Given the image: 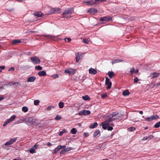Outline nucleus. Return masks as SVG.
I'll return each mask as SVG.
<instances>
[{
  "label": "nucleus",
  "instance_id": "nucleus-1",
  "mask_svg": "<svg viewBox=\"0 0 160 160\" xmlns=\"http://www.w3.org/2000/svg\"><path fill=\"white\" fill-rule=\"evenodd\" d=\"M122 116V115H120L119 116H118V118L117 117L116 118H112V116L110 115L109 116H107L106 117V121L105 122L108 123V124H110V123L112 121L116 119H118V118L121 117Z\"/></svg>",
  "mask_w": 160,
  "mask_h": 160
},
{
  "label": "nucleus",
  "instance_id": "nucleus-2",
  "mask_svg": "<svg viewBox=\"0 0 160 160\" xmlns=\"http://www.w3.org/2000/svg\"><path fill=\"white\" fill-rule=\"evenodd\" d=\"M31 61L34 64H39L40 63V59L36 56H33L30 58Z\"/></svg>",
  "mask_w": 160,
  "mask_h": 160
},
{
  "label": "nucleus",
  "instance_id": "nucleus-3",
  "mask_svg": "<svg viewBox=\"0 0 160 160\" xmlns=\"http://www.w3.org/2000/svg\"><path fill=\"white\" fill-rule=\"evenodd\" d=\"M25 121L30 124L35 125L37 124L35 122V120L32 117H28L25 119Z\"/></svg>",
  "mask_w": 160,
  "mask_h": 160
},
{
  "label": "nucleus",
  "instance_id": "nucleus-4",
  "mask_svg": "<svg viewBox=\"0 0 160 160\" xmlns=\"http://www.w3.org/2000/svg\"><path fill=\"white\" fill-rule=\"evenodd\" d=\"M112 19V17L110 16H108L101 18L100 19L99 21L101 22L105 21L109 22V21H111Z\"/></svg>",
  "mask_w": 160,
  "mask_h": 160
},
{
  "label": "nucleus",
  "instance_id": "nucleus-5",
  "mask_svg": "<svg viewBox=\"0 0 160 160\" xmlns=\"http://www.w3.org/2000/svg\"><path fill=\"white\" fill-rule=\"evenodd\" d=\"M159 118V117L157 115H152L150 117H147L145 118L146 121L150 122L153 120L157 119Z\"/></svg>",
  "mask_w": 160,
  "mask_h": 160
},
{
  "label": "nucleus",
  "instance_id": "nucleus-6",
  "mask_svg": "<svg viewBox=\"0 0 160 160\" xmlns=\"http://www.w3.org/2000/svg\"><path fill=\"white\" fill-rule=\"evenodd\" d=\"M73 11L72 8H68L65 10L64 12L62 13V15H65L71 14L73 13Z\"/></svg>",
  "mask_w": 160,
  "mask_h": 160
},
{
  "label": "nucleus",
  "instance_id": "nucleus-7",
  "mask_svg": "<svg viewBox=\"0 0 160 160\" xmlns=\"http://www.w3.org/2000/svg\"><path fill=\"white\" fill-rule=\"evenodd\" d=\"M91 112L89 110H83L80 111L78 114L80 116L88 115L90 114Z\"/></svg>",
  "mask_w": 160,
  "mask_h": 160
},
{
  "label": "nucleus",
  "instance_id": "nucleus-8",
  "mask_svg": "<svg viewBox=\"0 0 160 160\" xmlns=\"http://www.w3.org/2000/svg\"><path fill=\"white\" fill-rule=\"evenodd\" d=\"M105 84L107 86V89H108L111 88L112 84V82L110 81V79L107 77L106 78Z\"/></svg>",
  "mask_w": 160,
  "mask_h": 160
},
{
  "label": "nucleus",
  "instance_id": "nucleus-9",
  "mask_svg": "<svg viewBox=\"0 0 160 160\" xmlns=\"http://www.w3.org/2000/svg\"><path fill=\"white\" fill-rule=\"evenodd\" d=\"M43 36L45 37H49L52 39V40L57 41H59L61 40V39L58 38L57 36H53L51 35H43Z\"/></svg>",
  "mask_w": 160,
  "mask_h": 160
},
{
  "label": "nucleus",
  "instance_id": "nucleus-10",
  "mask_svg": "<svg viewBox=\"0 0 160 160\" xmlns=\"http://www.w3.org/2000/svg\"><path fill=\"white\" fill-rule=\"evenodd\" d=\"M109 125H113V123L108 124L105 121L102 122L100 125L102 126V128L104 129H106L108 128V126Z\"/></svg>",
  "mask_w": 160,
  "mask_h": 160
},
{
  "label": "nucleus",
  "instance_id": "nucleus-11",
  "mask_svg": "<svg viewBox=\"0 0 160 160\" xmlns=\"http://www.w3.org/2000/svg\"><path fill=\"white\" fill-rule=\"evenodd\" d=\"M38 145L35 144L31 148H29V152L30 153H33L36 152L35 150L38 148Z\"/></svg>",
  "mask_w": 160,
  "mask_h": 160
},
{
  "label": "nucleus",
  "instance_id": "nucleus-12",
  "mask_svg": "<svg viewBox=\"0 0 160 160\" xmlns=\"http://www.w3.org/2000/svg\"><path fill=\"white\" fill-rule=\"evenodd\" d=\"M17 138H12L9 141L6 142L5 144V146L10 145L15 142Z\"/></svg>",
  "mask_w": 160,
  "mask_h": 160
},
{
  "label": "nucleus",
  "instance_id": "nucleus-13",
  "mask_svg": "<svg viewBox=\"0 0 160 160\" xmlns=\"http://www.w3.org/2000/svg\"><path fill=\"white\" fill-rule=\"evenodd\" d=\"M61 9L59 8H55L51 9L49 11V13L50 14H52V13H56L57 12L60 11Z\"/></svg>",
  "mask_w": 160,
  "mask_h": 160
},
{
  "label": "nucleus",
  "instance_id": "nucleus-14",
  "mask_svg": "<svg viewBox=\"0 0 160 160\" xmlns=\"http://www.w3.org/2000/svg\"><path fill=\"white\" fill-rule=\"evenodd\" d=\"M159 75V73L154 72L150 73V76L151 79H152L158 77Z\"/></svg>",
  "mask_w": 160,
  "mask_h": 160
},
{
  "label": "nucleus",
  "instance_id": "nucleus-15",
  "mask_svg": "<svg viewBox=\"0 0 160 160\" xmlns=\"http://www.w3.org/2000/svg\"><path fill=\"white\" fill-rule=\"evenodd\" d=\"M36 79L35 76H31L29 77L27 79V82H33Z\"/></svg>",
  "mask_w": 160,
  "mask_h": 160
},
{
  "label": "nucleus",
  "instance_id": "nucleus-16",
  "mask_svg": "<svg viewBox=\"0 0 160 160\" xmlns=\"http://www.w3.org/2000/svg\"><path fill=\"white\" fill-rule=\"evenodd\" d=\"M88 11V12L94 14L96 13L97 12V9L93 8H90Z\"/></svg>",
  "mask_w": 160,
  "mask_h": 160
},
{
  "label": "nucleus",
  "instance_id": "nucleus-17",
  "mask_svg": "<svg viewBox=\"0 0 160 160\" xmlns=\"http://www.w3.org/2000/svg\"><path fill=\"white\" fill-rule=\"evenodd\" d=\"M33 15L38 17H41L43 16V14L40 12H35L33 13Z\"/></svg>",
  "mask_w": 160,
  "mask_h": 160
},
{
  "label": "nucleus",
  "instance_id": "nucleus-18",
  "mask_svg": "<svg viewBox=\"0 0 160 160\" xmlns=\"http://www.w3.org/2000/svg\"><path fill=\"white\" fill-rule=\"evenodd\" d=\"M75 71H64V73L69 75H72L75 73Z\"/></svg>",
  "mask_w": 160,
  "mask_h": 160
},
{
  "label": "nucleus",
  "instance_id": "nucleus-19",
  "mask_svg": "<svg viewBox=\"0 0 160 160\" xmlns=\"http://www.w3.org/2000/svg\"><path fill=\"white\" fill-rule=\"evenodd\" d=\"M122 60L119 59H116L113 60H112L111 63L112 64H114L116 63L120 62H122Z\"/></svg>",
  "mask_w": 160,
  "mask_h": 160
},
{
  "label": "nucleus",
  "instance_id": "nucleus-20",
  "mask_svg": "<svg viewBox=\"0 0 160 160\" xmlns=\"http://www.w3.org/2000/svg\"><path fill=\"white\" fill-rule=\"evenodd\" d=\"M38 74L40 76H44L46 75V72L44 71H42L38 72Z\"/></svg>",
  "mask_w": 160,
  "mask_h": 160
},
{
  "label": "nucleus",
  "instance_id": "nucleus-21",
  "mask_svg": "<svg viewBox=\"0 0 160 160\" xmlns=\"http://www.w3.org/2000/svg\"><path fill=\"white\" fill-rule=\"evenodd\" d=\"M98 123L96 122H94L91 124L89 126V128H96L98 126Z\"/></svg>",
  "mask_w": 160,
  "mask_h": 160
},
{
  "label": "nucleus",
  "instance_id": "nucleus-22",
  "mask_svg": "<svg viewBox=\"0 0 160 160\" xmlns=\"http://www.w3.org/2000/svg\"><path fill=\"white\" fill-rule=\"evenodd\" d=\"M108 75L110 78H112L114 76V73L112 71L109 72L108 73Z\"/></svg>",
  "mask_w": 160,
  "mask_h": 160
},
{
  "label": "nucleus",
  "instance_id": "nucleus-23",
  "mask_svg": "<svg viewBox=\"0 0 160 160\" xmlns=\"http://www.w3.org/2000/svg\"><path fill=\"white\" fill-rule=\"evenodd\" d=\"M21 42L20 39H14L12 41V44H15L17 43H19Z\"/></svg>",
  "mask_w": 160,
  "mask_h": 160
},
{
  "label": "nucleus",
  "instance_id": "nucleus-24",
  "mask_svg": "<svg viewBox=\"0 0 160 160\" xmlns=\"http://www.w3.org/2000/svg\"><path fill=\"white\" fill-rule=\"evenodd\" d=\"M16 116L15 115H14L11 117L9 119H8L7 121L8 122V123H10V122L12 121L14 119L16 118Z\"/></svg>",
  "mask_w": 160,
  "mask_h": 160
},
{
  "label": "nucleus",
  "instance_id": "nucleus-25",
  "mask_svg": "<svg viewBox=\"0 0 160 160\" xmlns=\"http://www.w3.org/2000/svg\"><path fill=\"white\" fill-rule=\"evenodd\" d=\"M153 136L152 135H150L149 136H148L147 137H144L142 139V140L143 141H145L146 140H147L148 139H151L153 138Z\"/></svg>",
  "mask_w": 160,
  "mask_h": 160
},
{
  "label": "nucleus",
  "instance_id": "nucleus-26",
  "mask_svg": "<svg viewBox=\"0 0 160 160\" xmlns=\"http://www.w3.org/2000/svg\"><path fill=\"white\" fill-rule=\"evenodd\" d=\"M129 94V92L128 90H126L123 92L122 95L124 96L128 95Z\"/></svg>",
  "mask_w": 160,
  "mask_h": 160
},
{
  "label": "nucleus",
  "instance_id": "nucleus-27",
  "mask_svg": "<svg viewBox=\"0 0 160 160\" xmlns=\"http://www.w3.org/2000/svg\"><path fill=\"white\" fill-rule=\"evenodd\" d=\"M76 62H78L79 60L80 59L81 56L79 55V53H77L76 54Z\"/></svg>",
  "mask_w": 160,
  "mask_h": 160
},
{
  "label": "nucleus",
  "instance_id": "nucleus-28",
  "mask_svg": "<svg viewBox=\"0 0 160 160\" xmlns=\"http://www.w3.org/2000/svg\"><path fill=\"white\" fill-rule=\"evenodd\" d=\"M82 98L85 101L88 100L90 99V97L88 95H87L82 96Z\"/></svg>",
  "mask_w": 160,
  "mask_h": 160
},
{
  "label": "nucleus",
  "instance_id": "nucleus-29",
  "mask_svg": "<svg viewBox=\"0 0 160 160\" xmlns=\"http://www.w3.org/2000/svg\"><path fill=\"white\" fill-rule=\"evenodd\" d=\"M60 149V148H59V146H58V147L56 148L54 151H53V153H56L57 152L59 151Z\"/></svg>",
  "mask_w": 160,
  "mask_h": 160
},
{
  "label": "nucleus",
  "instance_id": "nucleus-30",
  "mask_svg": "<svg viewBox=\"0 0 160 160\" xmlns=\"http://www.w3.org/2000/svg\"><path fill=\"white\" fill-rule=\"evenodd\" d=\"M99 130L98 129L97 130L93 133V136L94 137H96L99 133Z\"/></svg>",
  "mask_w": 160,
  "mask_h": 160
},
{
  "label": "nucleus",
  "instance_id": "nucleus-31",
  "mask_svg": "<svg viewBox=\"0 0 160 160\" xmlns=\"http://www.w3.org/2000/svg\"><path fill=\"white\" fill-rule=\"evenodd\" d=\"M22 111L24 112H28V109L27 107L24 106L22 108Z\"/></svg>",
  "mask_w": 160,
  "mask_h": 160
},
{
  "label": "nucleus",
  "instance_id": "nucleus-32",
  "mask_svg": "<svg viewBox=\"0 0 160 160\" xmlns=\"http://www.w3.org/2000/svg\"><path fill=\"white\" fill-rule=\"evenodd\" d=\"M97 72V71H89V73L91 74L95 75L96 74Z\"/></svg>",
  "mask_w": 160,
  "mask_h": 160
},
{
  "label": "nucleus",
  "instance_id": "nucleus-33",
  "mask_svg": "<svg viewBox=\"0 0 160 160\" xmlns=\"http://www.w3.org/2000/svg\"><path fill=\"white\" fill-rule=\"evenodd\" d=\"M118 114V112H113L110 115L112 116V118H114V117H116L117 116Z\"/></svg>",
  "mask_w": 160,
  "mask_h": 160
},
{
  "label": "nucleus",
  "instance_id": "nucleus-34",
  "mask_svg": "<svg viewBox=\"0 0 160 160\" xmlns=\"http://www.w3.org/2000/svg\"><path fill=\"white\" fill-rule=\"evenodd\" d=\"M77 132L76 129L75 128H73L71 130V132L72 134H76Z\"/></svg>",
  "mask_w": 160,
  "mask_h": 160
},
{
  "label": "nucleus",
  "instance_id": "nucleus-35",
  "mask_svg": "<svg viewBox=\"0 0 160 160\" xmlns=\"http://www.w3.org/2000/svg\"><path fill=\"white\" fill-rule=\"evenodd\" d=\"M82 3L83 4H86V5H90V1H87L85 0L82 2Z\"/></svg>",
  "mask_w": 160,
  "mask_h": 160
},
{
  "label": "nucleus",
  "instance_id": "nucleus-36",
  "mask_svg": "<svg viewBox=\"0 0 160 160\" xmlns=\"http://www.w3.org/2000/svg\"><path fill=\"white\" fill-rule=\"evenodd\" d=\"M160 126V122H157L154 126L155 128H158Z\"/></svg>",
  "mask_w": 160,
  "mask_h": 160
},
{
  "label": "nucleus",
  "instance_id": "nucleus-37",
  "mask_svg": "<svg viewBox=\"0 0 160 160\" xmlns=\"http://www.w3.org/2000/svg\"><path fill=\"white\" fill-rule=\"evenodd\" d=\"M59 107L60 108H62L64 106V103L63 102H60L58 104Z\"/></svg>",
  "mask_w": 160,
  "mask_h": 160
},
{
  "label": "nucleus",
  "instance_id": "nucleus-38",
  "mask_svg": "<svg viewBox=\"0 0 160 160\" xmlns=\"http://www.w3.org/2000/svg\"><path fill=\"white\" fill-rule=\"evenodd\" d=\"M136 129V128L133 127H131L130 128H129L128 129V130L130 132L133 131L135 130Z\"/></svg>",
  "mask_w": 160,
  "mask_h": 160
},
{
  "label": "nucleus",
  "instance_id": "nucleus-39",
  "mask_svg": "<svg viewBox=\"0 0 160 160\" xmlns=\"http://www.w3.org/2000/svg\"><path fill=\"white\" fill-rule=\"evenodd\" d=\"M35 69L37 70H42V67L39 65L38 66H36L35 67Z\"/></svg>",
  "mask_w": 160,
  "mask_h": 160
},
{
  "label": "nucleus",
  "instance_id": "nucleus-40",
  "mask_svg": "<svg viewBox=\"0 0 160 160\" xmlns=\"http://www.w3.org/2000/svg\"><path fill=\"white\" fill-rule=\"evenodd\" d=\"M83 42L86 44H88L89 43V40L86 38H83Z\"/></svg>",
  "mask_w": 160,
  "mask_h": 160
},
{
  "label": "nucleus",
  "instance_id": "nucleus-41",
  "mask_svg": "<svg viewBox=\"0 0 160 160\" xmlns=\"http://www.w3.org/2000/svg\"><path fill=\"white\" fill-rule=\"evenodd\" d=\"M67 132V130L65 129H63L62 131H61L59 133V136H61L62 134H63L64 133Z\"/></svg>",
  "mask_w": 160,
  "mask_h": 160
},
{
  "label": "nucleus",
  "instance_id": "nucleus-42",
  "mask_svg": "<svg viewBox=\"0 0 160 160\" xmlns=\"http://www.w3.org/2000/svg\"><path fill=\"white\" fill-rule=\"evenodd\" d=\"M39 102L40 101L39 100H35L34 102V104L36 106L38 105L39 104Z\"/></svg>",
  "mask_w": 160,
  "mask_h": 160
},
{
  "label": "nucleus",
  "instance_id": "nucleus-43",
  "mask_svg": "<svg viewBox=\"0 0 160 160\" xmlns=\"http://www.w3.org/2000/svg\"><path fill=\"white\" fill-rule=\"evenodd\" d=\"M61 118L62 117L61 116L58 115H57L56 117L55 118V119L56 120H58L61 119Z\"/></svg>",
  "mask_w": 160,
  "mask_h": 160
},
{
  "label": "nucleus",
  "instance_id": "nucleus-44",
  "mask_svg": "<svg viewBox=\"0 0 160 160\" xmlns=\"http://www.w3.org/2000/svg\"><path fill=\"white\" fill-rule=\"evenodd\" d=\"M10 85H11V84H13L15 85L16 86H18L19 85V84L18 82H10L9 83Z\"/></svg>",
  "mask_w": 160,
  "mask_h": 160
},
{
  "label": "nucleus",
  "instance_id": "nucleus-45",
  "mask_svg": "<svg viewBox=\"0 0 160 160\" xmlns=\"http://www.w3.org/2000/svg\"><path fill=\"white\" fill-rule=\"evenodd\" d=\"M95 1H94V0H90V5H93L95 3Z\"/></svg>",
  "mask_w": 160,
  "mask_h": 160
},
{
  "label": "nucleus",
  "instance_id": "nucleus-46",
  "mask_svg": "<svg viewBox=\"0 0 160 160\" xmlns=\"http://www.w3.org/2000/svg\"><path fill=\"white\" fill-rule=\"evenodd\" d=\"M52 77L54 79H56L58 77V74H55L52 75Z\"/></svg>",
  "mask_w": 160,
  "mask_h": 160
},
{
  "label": "nucleus",
  "instance_id": "nucleus-47",
  "mask_svg": "<svg viewBox=\"0 0 160 160\" xmlns=\"http://www.w3.org/2000/svg\"><path fill=\"white\" fill-rule=\"evenodd\" d=\"M65 149L66 152H67L68 151H70L72 150H73V148H71V147H69V148H68Z\"/></svg>",
  "mask_w": 160,
  "mask_h": 160
},
{
  "label": "nucleus",
  "instance_id": "nucleus-48",
  "mask_svg": "<svg viewBox=\"0 0 160 160\" xmlns=\"http://www.w3.org/2000/svg\"><path fill=\"white\" fill-rule=\"evenodd\" d=\"M65 41L66 42H69L71 40V39L70 38H64Z\"/></svg>",
  "mask_w": 160,
  "mask_h": 160
},
{
  "label": "nucleus",
  "instance_id": "nucleus-49",
  "mask_svg": "<svg viewBox=\"0 0 160 160\" xmlns=\"http://www.w3.org/2000/svg\"><path fill=\"white\" fill-rule=\"evenodd\" d=\"M53 108L54 107L52 106H49L47 108V111H49L52 108Z\"/></svg>",
  "mask_w": 160,
  "mask_h": 160
},
{
  "label": "nucleus",
  "instance_id": "nucleus-50",
  "mask_svg": "<svg viewBox=\"0 0 160 160\" xmlns=\"http://www.w3.org/2000/svg\"><path fill=\"white\" fill-rule=\"evenodd\" d=\"M113 128L112 127L110 126H108L107 129L108 131H111L112 130Z\"/></svg>",
  "mask_w": 160,
  "mask_h": 160
},
{
  "label": "nucleus",
  "instance_id": "nucleus-51",
  "mask_svg": "<svg viewBox=\"0 0 160 160\" xmlns=\"http://www.w3.org/2000/svg\"><path fill=\"white\" fill-rule=\"evenodd\" d=\"M58 146L59 148H60V149H64L66 148V146L65 145L62 146V145H59Z\"/></svg>",
  "mask_w": 160,
  "mask_h": 160
},
{
  "label": "nucleus",
  "instance_id": "nucleus-52",
  "mask_svg": "<svg viewBox=\"0 0 160 160\" xmlns=\"http://www.w3.org/2000/svg\"><path fill=\"white\" fill-rule=\"evenodd\" d=\"M138 78L137 77H136L134 79V82L135 83H136L138 81Z\"/></svg>",
  "mask_w": 160,
  "mask_h": 160
},
{
  "label": "nucleus",
  "instance_id": "nucleus-53",
  "mask_svg": "<svg viewBox=\"0 0 160 160\" xmlns=\"http://www.w3.org/2000/svg\"><path fill=\"white\" fill-rule=\"evenodd\" d=\"M107 0H95L96 2H102L104 1H106Z\"/></svg>",
  "mask_w": 160,
  "mask_h": 160
},
{
  "label": "nucleus",
  "instance_id": "nucleus-54",
  "mask_svg": "<svg viewBox=\"0 0 160 160\" xmlns=\"http://www.w3.org/2000/svg\"><path fill=\"white\" fill-rule=\"evenodd\" d=\"M160 85V83H158L157 84H156L153 85V87H156H156H158Z\"/></svg>",
  "mask_w": 160,
  "mask_h": 160
},
{
  "label": "nucleus",
  "instance_id": "nucleus-55",
  "mask_svg": "<svg viewBox=\"0 0 160 160\" xmlns=\"http://www.w3.org/2000/svg\"><path fill=\"white\" fill-rule=\"evenodd\" d=\"M66 151L65 150V149H64V150H62V151H61L60 152V154H64L66 152Z\"/></svg>",
  "mask_w": 160,
  "mask_h": 160
},
{
  "label": "nucleus",
  "instance_id": "nucleus-56",
  "mask_svg": "<svg viewBox=\"0 0 160 160\" xmlns=\"http://www.w3.org/2000/svg\"><path fill=\"white\" fill-rule=\"evenodd\" d=\"M107 96V94L106 93H105L103 94H102L101 96L102 98H104L106 97Z\"/></svg>",
  "mask_w": 160,
  "mask_h": 160
},
{
  "label": "nucleus",
  "instance_id": "nucleus-57",
  "mask_svg": "<svg viewBox=\"0 0 160 160\" xmlns=\"http://www.w3.org/2000/svg\"><path fill=\"white\" fill-rule=\"evenodd\" d=\"M8 123V122L7 121L4 123V124L3 125V126L4 127Z\"/></svg>",
  "mask_w": 160,
  "mask_h": 160
},
{
  "label": "nucleus",
  "instance_id": "nucleus-58",
  "mask_svg": "<svg viewBox=\"0 0 160 160\" xmlns=\"http://www.w3.org/2000/svg\"><path fill=\"white\" fill-rule=\"evenodd\" d=\"M5 68V66H0V69L3 70Z\"/></svg>",
  "mask_w": 160,
  "mask_h": 160
},
{
  "label": "nucleus",
  "instance_id": "nucleus-59",
  "mask_svg": "<svg viewBox=\"0 0 160 160\" xmlns=\"http://www.w3.org/2000/svg\"><path fill=\"white\" fill-rule=\"evenodd\" d=\"M15 69L14 67H12L8 69V70H14Z\"/></svg>",
  "mask_w": 160,
  "mask_h": 160
},
{
  "label": "nucleus",
  "instance_id": "nucleus-60",
  "mask_svg": "<svg viewBox=\"0 0 160 160\" xmlns=\"http://www.w3.org/2000/svg\"><path fill=\"white\" fill-rule=\"evenodd\" d=\"M84 135L85 136V137H86L88 136V133L85 132L84 133Z\"/></svg>",
  "mask_w": 160,
  "mask_h": 160
},
{
  "label": "nucleus",
  "instance_id": "nucleus-61",
  "mask_svg": "<svg viewBox=\"0 0 160 160\" xmlns=\"http://www.w3.org/2000/svg\"><path fill=\"white\" fill-rule=\"evenodd\" d=\"M4 99V97L2 96H0V101Z\"/></svg>",
  "mask_w": 160,
  "mask_h": 160
},
{
  "label": "nucleus",
  "instance_id": "nucleus-62",
  "mask_svg": "<svg viewBox=\"0 0 160 160\" xmlns=\"http://www.w3.org/2000/svg\"><path fill=\"white\" fill-rule=\"evenodd\" d=\"M48 146H52V144H51V143H50V142H48Z\"/></svg>",
  "mask_w": 160,
  "mask_h": 160
},
{
  "label": "nucleus",
  "instance_id": "nucleus-63",
  "mask_svg": "<svg viewBox=\"0 0 160 160\" xmlns=\"http://www.w3.org/2000/svg\"><path fill=\"white\" fill-rule=\"evenodd\" d=\"M131 71L134 72V73H137L138 72V71Z\"/></svg>",
  "mask_w": 160,
  "mask_h": 160
},
{
  "label": "nucleus",
  "instance_id": "nucleus-64",
  "mask_svg": "<svg viewBox=\"0 0 160 160\" xmlns=\"http://www.w3.org/2000/svg\"><path fill=\"white\" fill-rule=\"evenodd\" d=\"M130 72L132 76L133 73H134V72L131 71H130Z\"/></svg>",
  "mask_w": 160,
  "mask_h": 160
}]
</instances>
